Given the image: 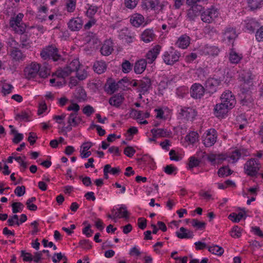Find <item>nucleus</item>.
<instances>
[{
	"label": "nucleus",
	"instance_id": "f257e3e1",
	"mask_svg": "<svg viewBox=\"0 0 263 263\" xmlns=\"http://www.w3.org/2000/svg\"><path fill=\"white\" fill-rule=\"evenodd\" d=\"M40 55L44 60L52 59L54 61H58L62 59L61 56L58 53V49L52 45L44 48Z\"/></svg>",
	"mask_w": 263,
	"mask_h": 263
},
{
	"label": "nucleus",
	"instance_id": "f03ea898",
	"mask_svg": "<svg viewBox=\"0 0 263 263\" xmlns=\"http://www.w3.org/2000/svg\"><path fill=\"white\" fill-rule=\"evenodd\" d=\"M219 15V11L214 7L208 9L202 8L201 20L205 23H212Z\"/></svg>",
	"mask_w": 263,
	"mask_h": 263
},
{
	"label": "nucleus",
	"instance_id": "7ed1b4c3",
	"mask_svg": "<svg viewBox=\"0 0 263 263\" xmlns=\"http://www.w3.org/2000/svg\"><path fill=\"white\" fill-rule=\"evenodd\" d=\"M181 57V54L180 52L177 50H175L173 47H171L169 51H165L164 53L162 58L164 62L166 65H173L179 61Z\"/></svg>",
	"mask_w": 263,
	"mask_h": 263
},
{
	"label": "nucleus",
	"instance_id": "20e7f679",
	"mask_svg": "<svg viewBox=\"0 0 263 263\" xmlns=\"http://www.w3.org/2000/svg\"><path fill=\"white\" fill-rule=\"evenodd\" d=\"M259 163L255 158L247 161L244 166L245 172L250 176H255L259 169Z\"/></svg>",
	"mask_w": 263,
	"mask_h": 263
},
{
	"label": "nucleus",
	"instance_id": "39448f33",
	"mask_svg": "<svg viewBox=\"0 0 263 263\" xmlns=\"http://www.w3.org/2000/svg\"><path fill=\"white\" fill-rule=\"evenodd\" d=\"M221 34L222 41L228 44H233L234 41L238 36L236 28L231 26L226 27L223 29Z\"/></svg>",
	"mask_w": 263,
	"mask_h": 263
},
{
	"label": "nucleus",
	"instance_id": "423d86ee",
	"mask_svg": "<svg viewBox=\"0 0 263 263\" xmlns=\"http://www.w3.org/2000/svg\"><path fill=\"white\" fill-rule=\"evenodd\" d=\"M217 138L216 130L214 128H211L203 135V143L205 147H211L215 143Z\"/></svg>",
	"mask_w": 263,
	"mask_h": 263
},
{
	"label": "nucleus",
	"instance_id": "0eeeda50",
	"mask_svg": "<svg viewBox=\"0 0 263 263\" xmlns=\"http://www.w3.org/2000/svg\"><path fill=\"white\" fill-rule=\"evenodd\" d=\"M40 70V64L36 62H33L28 64L24 69V75L28 80L35 78Z\"/></svg>",
	"mask_w": 263,
	"mask_h": 263
},
{
	"label": "nucleus",
	"instance_id": "6e6552de",
	"mask_svg": "<svg viewBox=\"0 0 263 263\" xmlns=\"http://www.w3.org/2000/svg\"><path fill=\"white\" fill-rule=\"evenodd\" d=\"M220 100L227 106L229 107V108H233L236 104L235 96L229 90L224 91L221 95Z\"/></svg>",
	"mask_w": 263,
	"mask_h": 263
},
{
	"label": "nucleus",
	"instance_id": "1a4fd4ad",
	"mask_svg": "<svg viewBox=\"0 0 263 263\" xmlns=\"http://www.w3.org/2000/svg\"><path fill=\"white\" fill-rule=\"evenodd\" d=\"M221 83V80L215 78L208 79L205 83V89L210 93L215 92L217 87Z\"/></svg>",
	"mask_w": 263,
	"mask_h": 263
},
{
	"label": "nucleus",
	"instance_id": "9d476101",
	"mask_svg": "<svg viewBox=\"0 0 263 263\" xmlns=\"http://www.w3.org/2000/svg\"><path fill=\"white\" fill-rule=\"evenodd\" d=\"M205 88L199 83L194 84L191 88V96L195 99H200L204 93Z\"/></svg>",
	"mask_w": 263,
	"mask_h": 263
},
{
	"label": "nucleus",
	"instance_id": "9b49d317",
	"mask_svg": "<svg viewBox=\"0 0 263 263\" xmlns=\"http://www.w3.org/2000/svg\"><path fill=\"white\" fill-rule=\"evenodd\" d=\"M202 7L201 5H194L189 9L187 13V18L193 21L199 15H201Z\"/></svg>",
	"mask_w": 263,
	"mask_h": 263
},
{
	"label": "nucleus",
	"instance_id": "f8f14e48",
	"mask_svg": "<svg viewBox=\"0 0 263 263\" xmlns=\"http://www.w3.org/2000/svg\"><path fill=\"white\" fill-rule=\"evenodd\" d=\"M231 109L229 107L227 106L221 101L220 103L217 104L214 108L215 115L218 118L223 117L227 114L229 110Z\"/></svg>",
	"mask_w": 263,
	"mask_h": 263
},
{
	"label": "nucleus",
	"instance_id": "ddd939ff",
	"mask_svg": "<svg viewBox=\"0 0 263 263\" xmlns=\"http://www.w3.org/2000/svg\"><path fill=\"white\" fill-rule=\"evenodd\" d=\"M83 26V21L80 17L72 18L68 23V28L72 31L80 30Z\"/></svg>",
	"mask_w": 263,
	"mask_h": 263
},
{
	"label": "nucleus",
	"instance_id": "4468645a",
	"mask_svg": "<svg viewBox=\"0 0 263 263\" xmlns=\"http://www.w3.org/2000/svg\"><path fill=\"white\" fill-rule=\"evenodd\" d=\"M259 26V23L253 18H247L244 21V26L250 32H254L255 30Z\"/></svg>",
	"mask_w": 263,
	"mask_h": 263
},
{
	"label": "nucleus",
	"instance_id": "2eb2a0df",
	"mask_svg": "<svg viewBox=\"0 0 263 263\" xmlns=\"http://www.w3.org/2000/svg\"><path fill=\"white\" fill-rule=\"evenodd\" d=\"M161 49V46L157 45L148 51L146 56L148 63L152 64L156 60L160 52Z\"/></svg>",
	"mask_w": 263,
	"mask_h": 263
},
{
	"label": "nucleus",
	"instance_id": "dca6fc26",
	"mask_svg": "<svg viewBox=\"0 0 263 263\" xmlns=\"http://www.w3.org/2000/svg\"><path fill=\"white\" fill-rule=\"evenodd\" d=\"M152 85V82L150 79L145 77L139 81L138 91L142 94L147 92Z\"/></svg>",
	"mask_w": 263,
	"mask_h": 263
},
{
	"label": "nucleus",
	"instance_id": "f3484780",
	"mask_svg": "<svg viewBox=\"0 0 263 263\" xmlns=\"http://www.w3.org/2000/svg\"><path fill=\"white\" fill-rule=\"evenodd\" d=\"M10 56L12 61L15 62H21L23 61L26 56L18 48L11 49L10 50Z\"/></svg>",
	"mask_w": 263,
	"mask_h": 263
},
{
	"label": "nucleus",
	"instance_id": "a211bd4d",
	"mask_svg": "<svg viewBox=\"0 0 263 263\" xmlns=\"http://www.w3.org/2000/svg\"><path fill=\"white\" fill-rule=\"evenodd\" d=\"M113 50V43L110 40H106L100 49L101 53L105 56L110 55Z\"/></svg>",
	"mask_w": 263,
	"mask_h": 263
},
{
	"label": "nucleus",
	"instance_id": "6ab92c4d",
	"mask_svg": "<svg viewBox=\"0 0 263 263\" xmlns=\"http://www.w3.org/2000/svg\"><path fill=\"white\" fill-rule=\"evenodd\" d=\"M156 37V35L153 29L145 30L141 35V40L145 43H149L153 41Z\"/></svg>",
	"mask_w": 263,
	"mask_h": 263
},
{
	"label": "nucleus",
	"instance_id": "aec40b11",
	"mask_svg": "<svg viewBox=\"0 0 263 263\" xmlns=\"http://www.w3.org/2000/svg\"><path fill=\"white\" fill-rule=\"evenodd\" d=\"M176 235L180 239H190L193 238L194 236L193 231L184 227H181L179 231L176 232Z\"/></svg>",
	"mask_w": 263,
	"mask_h": 263
},
{
	"label": "nucleus",
	"instance_id": "412c9836",
	"mask_svg": "<svg viewBox=\"0 0 263 263\" xmlns=\"http://www.w3.org/2000/svg\"><path fill=\"white\" fill-rule=\"evenodd\" d=\"M147 62L145 59H141L135 63L134 69L137 74L142 73L145 69Z\"/></svg>",
	"mask_w": 263,
	"mask_h": 263
},
{
	"label": "nucleus",
	"instance_id": "4be33fe9",
	"mask_svg": "<svg viewBox=\"0 0 263 263\" xmlns=\"http://www.w3.org/2000/svg\"><path fill=\"white\" fill-rule=\"evenodd\" d=\"M121 39L127 43H132L135 39V35L127 29L122 30L120 34Z\"/></svg>",
	"mask_w": 263,
	"mask_h": 263
},
{
	"label": "nucleus",
	"instance_id": "5701e85b",
	"mask_svg": "<svg viewBox=\"0 0 263 263\" xmlns=\"http://www.w3.org/2000/svg\"><path fill=\"white\" fill-rule=\"evenodd\" d=\"M179 115H180V117L187 120H189L191 118H193V116H194V111L192 108L190 107H181Z\"/></svg>",
	"mask_w": 263,
	"mask_h": 263
},
{
	"label": "nucleus",
	"instance_id": "b1692460",
	"mask_svg": "<svg viewBox=\"0 0 263 263\" xmlns=\"http://www.w3.org/2000/svg\"><path fill=\"white\" fill-rule=\"evenodd\" d=\"M190 38L186 35L181 36L177 41L176 44L177 46L182 49L186 48L190 44Z\"/></svg>",
	"mask_w": 263,
	"mask_h": 263
},
{
	"label": "nucleus",
	"instance_id": "393cba45",
	"mask_svg": "<svg viewBox=\"0 0 263 263\" xmlns=\"http://www.w3.org/2000/svg\"><path fill=\"white\" fill-rule=\"evenodd\" d=\"M20 45L19 46L22 48L28 49L31 47L32 42L30 39V35L26 34H21L20 36Z\"/></svg>",
	"mask_w": 263,
	"mask_h": 263
},
{
	"label": "nucleus",
	"instance_id": "a878e982",
	"mask_svg": "<svg viewBox=\"0 0 263 263\" xmlns=\"http://www.w3.org/2000/svg\"><path fill=\"white\" fill-rule=\"evenodd\" d=\"M81 121V118L78 116V113L77 112H71L67 120L68 123L73 125V127L77 126Z\"/></svg>",
	"mask_w": 263,
	"mask_h": 263
},
{
	"label": "nucleus",
	"instance_id": "bb28decb",
	"mask_svg": "<svg viewBox=\"0 0 263 263\" xmlns=\"http://www.w3.org/2000/svg\"><path fill=\"white\" fill-rule=\"evenodd\" d=\"M151 133L154 137H170L171 132L163 128H153L151 130Z\"/></svg>",
	"mask_w": 263,
	"mask_h": 263
},
{
	"label": "nucleus",
	"instance_id": "cd10ccee",
	"mask_svg": "<svg viewBox=\"0 0 263 263\" xmlns=\"http://www.w3.org/2000/svg\"><path fill=\"white\" fill-rule=\"evenodd\" d=\"M118 211L115 212L114 215L116 218H125L126 219L129 217V212L127 210L126 206L125 205H121V207L117 209Z\"/></svg>",
	"mask_w": 263,
	"mask_h": 263
},
{
	"label": "nucleus",
	"instance_id": "c85d7f7f",
	"mask_svg": "<svg viewBox=\"0 0 263 263\" xmlns=\"http://www.w3.org/2000/svg\"><path fill=\"white\" fill-rule=\"evenodd\" d=\"M107 65L105 62L103 61H97L93 65L95 71L98 74H101L106 70Z\"/></svg>",
	"mask_w": 263,
	"mask_h": 263
},
{
	"label": "nucleus",
	"instance_id": "c756f323",
	"mask_svg": "<svg viewBox=\"0 0 263 263\" xmlns=\"http://www.w3.org/2000/svg\"><path fill=\"white\" fill-rule=\"evenodd\" d=\"M50 73V67L48 64L44 63L43 65H40V70L38 75L42 78H46Z\"/></svg>",
	"mask_w": 263,
	"mask_h": 263
},
{
	"label": "nucleus",
	"instance_id": "7c9ffc66",
	"mask_svg": "<svg viewBox=\"0 0 263 263\" xmlns=\"http://www.w3.org/2000/svg\"><path fill=\"white\" fill-rule=\"evenodd\" d=\"M124 97L122 95H116L110 98L109 103L112 106L118 107L122 103Z\"/></svg>",
	"mask_w": 263,
	"mask_h": 263
},
{
	"label": "nucleus",
	"instance_id": "2f4dec72",
	"mask_svg": "<svg viewBox=\"0 0 263 263\" xmlns=\"http://www.w3.org/2000/svg\"><path fill=\"white\" fill-rule=\"evenodd\" d=\"M254 99L250 93H247L241 96V104L244 106H250L253 104Z\"/></svg>",
	"mask_w": 263,
	"mask_h": 263
},
{
	"label": "nucleus",
	"instance_id": "473e14b6",
	"mask_svg": "<svg viewBox=\"0 0 263 263\" xmlns=\"http://www.w3.org/2000/svg\"><path fill=\"white\" fill-rule=\"evenodd\" d=\"M252 79V74L250 71L243 70L240 74L239 80L240 81H242L245 83H250V81Z\"/></svg>",
	"mask_w": 263,
	"mask_h": 263
},
{
	"label": "nucleus",
	"instance_id": "72a5a7b5",
	"mask_svg": "<svg viewBox=\"0 0 263 263\" xmlns=\"http://www.w3.org/2000/svg\"><path fill=\"white\" fill-rule=\"evenodd\" d=\"M144 22V17L140 14H136L130 18V23L136 27H139Z\"/></svg>",
	"mask_w": 263,
	"mask_h": 263
},
{
	"label": "nucleus",
	"instance_id": "f704fd0d",
	"mask_svg": "<svg viewBox=\"0 0 263 263\" xmlns=\"http://www.w3.org/2000/svg\"><path fill=\"white\" fill-rule=\"evenodd\" d=\"M242 55L232 49L229 54V60L232 63L237 64L242 59Z\"/></svg>",
	"mask_w": 263,
	"mask_h": 263
},
{
	"label": "nucleus",
	"instance_id": "c9c22d12",
	"mask_svg": "<svg viewBox=\"0 0 263 263\" xmlns=\"http://www.w3.org/2000/svg\"><path fill=\"white\" fill-rule=\"evenodd\" d=\"M71 72L67 66L58 69L55 72V74L59 78H65L71 74Z\"/></svg>",
	"mask_w": 263,
	"mask_h": 263
},
{
	"label": "nucleus",
	"instance_id": "e433bc0d",
	"mask_svg": "<svg viewBox=\"0 0 263 263\" xmlns=\"http://www.w3.org/2000/svg\"><path fill=\"white\" fill-rule=\"evenodd\" d=\"M208 250L212 254L218 256H221L224 252L223 249L218 245H213L212 246L209 247Z\"/></svg>",
	"mask_w": 263,
	"mask_h": 263
},
{
	"label": "nucleus",
	"instance_id": "4c0bfd02",
	"mask_svg": "<svg viewBox=\"0 0 263 263\" xmlns=\"http://www.w3.org/2000/svg\"><path fill=\"white\" fill-rule=\"evenodd\" d=\"M23 16V14L20 13L15 17L11 18V19L10 21V26L12 27L18 26V25L20 24V23L21 22Z\"/></svg>",
	"mask_w": 263,
	"mask_h": 263
},
{
	"label": "nucleus",
	"instance_id": "58836bf2",
	"mask_svg": "<svg viewBox=\"0 0 263 263\" xmlns=\"http://www.w3.org/2000/svg\"><path fill=\"white\" fill-rule=\"evenodd\" d=\"M198 138L199 136L197 132H191L186 136L185 140L190 143L193 144L198 140Z\"/></svg>",
	"mask_w": 263,
	"mask_h": 263
},
{
	"label": "nucleus",
	"instance_id": "ea45409f",
	"mask_svg": "<svg viewBox=\"0 0 263 263\" xmlns=\"http://www.w3.org/2000/svg\"><path fill=\"white\" fill-rule=\"evenodd\" d=\"M263 0H248V3L249 7L252 10H255L260 7Z\"/></svg>",
	"mask_w": 263,
	"mask_h": 263
},
{
	"label": "nucleus",
	"instance_id": "a19ab883",
	"mask_svg": "<svg viewBox=\"0 0 263 263\" xmlns=\"http://www.w3.org/2000/svg\"><path fill=\"white\" fill-rule=\"evenodd\" d=\"M192 226L196 228L197 229L204 230L205 227L206 223L203 221H199L196 219H193L190 221Z\"/></svg>",
	"mask_w": 263,
	"mask_h": 263
},
{
	"label": "nucleus",
	"instance_id": "79ce46f5",
	"mask_svg": "<svg viewBox=\"0 0 263 263\" xmlns=\"http://www.w3.org/2000/svg\"><path fill=\"white\" fill-rule=\"evenodd\" d=\"M80 66V62L78 60L76 59L71 61L67 66L72 72L74 71H77L79 70Z\"/></svg>",
	"mask_w": 263,
	"mask_h": 263
},
{
	"label": "nucleus",
	"instance_id": "37998d69",
	"mask_svg": "<svg viewBox=\"0 0 263 263\" xmlns=\"http://www.w3.org/2000/svg\"><path fill=\"white\" fill-rule=\"evenodd\" d=\"M218 175L220 177L228 176L232 174V171L227 166L220 168L217 172Z\"/></svg>",
	"mask_w": 263,
	"mask_h": 263
},
{
	"label": "nucleus",
	"instance_id": "c03bdc74",
	"mask_svg": "<svg viewBox=\"0 0 263 263\" xmlns=\"http://www.w3.org/2000/svg\"><path fill=\"white\" fill-rule=\"evenodd\" d=\"M245 214L241 212H239L238 214L235 213H232L229 216V218L234 222H238L240 219L243 218Z\"/></svg>",
	"mask_w": 263,
	"mask_h": 263
},
{
	"label": "nucleus",
	"instance_id": "a18cd8bd",
	"mask_svg": "<svg viewBox=\"0 0 263 263\" xmlns=\"http://www.w3.org/2000/svg\"><path fill=\"white\" fill-rule=\"evenodd\" d=\"M11 206L13 213L22 212L24 207L23 203L20 202H14L12 204Z\"/></svg>",
	"mask_w": 263,
	"mask_h": 263
},
{
	"label": "nucleus",
	"instance_id": "49530a36",
	"mask_svg": "<svg viewBox=\"0 0 263 263\" xmlns=\"http://www.w3.org/2000/svg\"><path fill=\"white\" fill-rule=\"evenodd\" d=\"M230 234L231 236L234 238H239L241 236V229L237 226H235L232 228Z\"/></svg>",
	"mask_w": 263,
	"mask_h": 263
},
{
	"label": "nucleus",
	"instance_id": "de8ad7c7",
	"mask_svg": "<svg viewBox=\"0 0 263 263\" xmlns=\"http://www.w3.org/2000/svg\"><path fill=\"white\" fill-rule=\"evenodd\" d=\"M133 65L127 60H125L122 64V71L124 73H128L132 69Z\"/></svg>",
	"mask_w": 263,
	"mask_h": 263
},
{
	"label": "nucleus",
	"instance_id": "09e8293b",
	"mask_svg": "<svg viewBox=\"0 0 263 263\" xmlns=\"http://www.w3.org/2000/svg\"><path fill=\"white\" fill-rule=\"evenodd\" d=\"M13 88V86L11 84L8 83H4L2 86V92L4 96L9 94L11 92L12 89Z\"/></svg>",
	"mask_w": 263,
	"mask_h": 263
},
{
	"label": "nucleus",
	"instance_id": "8fccbe9b",
	"mask_svg": "<svg viewBox=\"0 0 263 263\" xmlns=\"http://www.w3.org/2000/svg\"><path fill=\"white\" fill-rule=\"evenodd\" d=\"M76 6V0H68L66 3V8L68 12H72L74 11Z\"/></svg>",
	"mask_w": 263,
	"mask_h": 263
},
{
	"label": "nucleus",
	"instance_id": "3c124183",
	"mask_svg": "<svg viewBox=\"0 0 263 263\" xmlns=\"http://www.w3.org/2000/svg\"><path fill=\"white\" fill-rule=\"evenodd\" d=\"M241 155V151L240 149H237L232 152L230 158L233 160V162H235L239 159Z\"/></svg>",
	"mask_w": 263,
	"mask_h": 263
},
{
	"label": "nucleus",
	"instance_id": "603ef678",
	"mask_svg": "<svg viewBox=\"0 0 263 263\" xmlns=\"http://www.w3.org/2000/svg\"><path fill=\"white\" fill-rule=\"evenodd\" d=\"M135 153V149L130 146L126 147L124 150V154L129 158L132 157Z\"/></svg>",
	"mask_w": 263,
	"mask_h": 263
},
{
	"label": "nucleus",
	"instance_id": "864d4df0",
	"mask_svg": "<svg viewBox=\"0 0 263 263\" xmlns=\"http://www.w3.org/2000/svg\"><path fill=\"white\" fill-rule=\"evenodd\" d=\"M26 187L24 185L18 186L14 190V193L18 197H21L25 194Z\"/></svg>",
	"mask_w": 263,
	"mask_h": 263
},
{
	"label": "nucleus",
	"instance_id": "5fc2aeb1",
	"mask_svg": "<svg viewBox=\"0 0 263 263\" xmlns=\"http://www.w3.org/2000/svg\"><path fill=\"white\" fill-rule=\"evenodd\" d=\"M7 45L11 49H15L18 48L19 46L18 43L15 41L13 37H9L7 41Z\"/></svg>",
	"mask_w": 263,
	"mask_h": 263
},
{
	"label": "nucleus",
	"instance_id": "6e6d98bb",
	"mask_svg": "<svg viewBox=\"0 0 263 263\" xmlns=\"http://www.w3.org/2000/svg\"><path fill=\"white\" fill-rule=\"evenodd\" d=\"M138 0H124L125 6L129 9L134 8L138 4Z\"/></svg>",
	"mask_w": 263,
	"mask_h": 263
},
{
	"label": "nucleus",
	"instance_id": "4d7b16f0",
	"mask_svg": "<svg viewBox=\"0 0 263 263\" xmlns=\"http://www.w3.org/2000/svg\"><path fill=\"white\" fill-rule=\"evenodd\" d=\"M21 257L25 261L30 262L33 260L32 255L30 253H27L24 250L21 251Z\"/></svg>",
	"mask_w": 263,
	"mask_h": 263
},
{
	"label": "nucleus",
	"instance_id": "13d9d810",
	"mask_svg": "<svg viewBox=\"0 0 263 263\" xmlns=\"http://www.w3.org/2000/svg\"><path fill=\"white\" fill-rule=\"evenodd\" d=\"M95 112L93 108L89 105H87L83 109V112L87 116H90Z\"/></svg>",
	"mask_w": 263,
	"mask_h": 263
},
{
	"label": "nucleus",
	"instance_id": "bf43d9fd",
	"mask_svg": "<svg viewBox=\"0 0 263 263\" xmlns=\"http://www.w3.org/2000/svg\"><path fill=\"white\" fill-rule=\"evenodd\" d=\"M255 37L258 42L263 41V26H261L258 29H257L256 32Z\"/></svg>",
	"mask_w": 263,
	"mask_h": 263
},
{
	"label": "nucleus",
	"instance_id": "052dcab7",
	"mask_svg": "<svg viewBox=\"0 0 263 263\" xmlns=\"http://www.w3.org/2000/svg\"><path fill=\"white\" fill-rule=\"evenodd\" d=\"M200 162V161L198 159L195 158L194 157H191L190 158V161L189 163L190 168H193L198 166Z\"/></svg>",
	"mask_w": 263,
	"mask_h": 263
},
{
	"label": "nucleus",
	"instance_id": "680f3d73",
	"mask_svg": "<svg viewBox=\"0 0 263 263\" xmlns=\"http://www.w3.org/2000/svg\"><path fill=\"white\" fill-rule=\"evenodd\" d=\"M91 226L88 224L82 230V232L87 237H90L92 236L93 231L90 229Z\"/></svg>",
	"mask_w": 263,
	"mask_h": 263
},
{
	"label": "nucleus",
	"instance_id": "e2e57ef3",
	"mask_svg": "<svg viewBox=\"0 0 263 263\" xmlns=\"http://www.w3.org/2000/svg\"><path fill=\"white\" fill-rule=\"evenodd\" d=\"M79 245L85 249L88 250L92 247V246L90 245L89 241L87 239L81 240L79 242Z\"/></svg>",
	"mask_w": 263,
	"mask_h": 263
},
{
	"label": "nucleus",
	"instance_id": "0e129e2a",
	"mask_svg": "<svg viewBox=\"0 0 263 263\" xmlns=\"http://www.w3.org/2000/svg\"><path fill=\"white\" fill-rule=\"evenodd\" d=\"M142 111L140 110H137L135 109H131L130 115L132 117H135L137 119H140L142 117Z\"/></svg>",
	"mask_w": 263,
	"mask_h": 263
},
{
	"label": "nucleus",
	"instance_id": "69168bd1",
	"mask_svg": "<svg viewBox=\"0 0 263 263\" xmlns=\"http://www.w3.org/2000/svg\"><path fill=\"white\" fill-rule=\"evenodd\" d=\"M87 77V73L86 71L83 70H78L77 71V77L80 80H83Z\"/></svg>",
	"mask_w": 263,
	"mask_h": 263
},
{
	"label": "nucleus",
	"instance_id": "338daca9",
	"mask_svg": "<svg viewBox=\"0 0 263 263\" xmlns=\"http://www.w3.org/2000/svg\"><path fill=\"white\" fill-rule=\"evenodd\" d=\"M160 3V0H146V4L152 9L155 8Z\"/></svg>",
	"mask_w": 263,
	"mask_h": 263
},
{
	"label": "nucleus",
	"instance_id": "774afa93",
	"mask_svg": "<svg viewBox=\"0 0 263 263\" xmlns=\"http://www.w3.org/2000/svg\"><path fill=\"white\" fill-rule=\"evenodd\" d=\"M23 138L22 134L17 133L14 135V137L12 139V142L15 144H17L23 139Z\"/></svg>",
	"mask_w": 263,
	"mask_h": 263
}]
</instances>
